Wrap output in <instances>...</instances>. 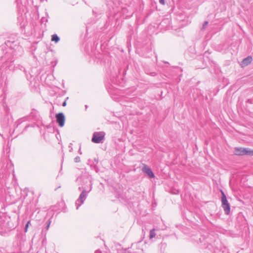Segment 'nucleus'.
I'll return each instance as SVG.
<instances>
[{"label": "nucleus", "mask_w": 253, "mask_h": 253, "mask_svg": "<svg viewBox=\"0 0 253 253\" xmlns=\"http://www.w3.org/2000/svg\"><path fill=\"white\" fill-rule=\"evenodd\" d=\"M10 217L6 213L0 212V227L5 231H8L14 228Z\"/></svg>", "instance_id": "f257e3e1"}, {"label": "nucleus", "mask_w": 253, "mask_h": 253, "mask_svg": "<svg viewBox=\"0 0 253 253\" xmlns=\"http://www.w3.org/2000/svg\"><path fill=\"white\" fill-rule=\"evenodd\" d=\"M83 189L82 192L80 194L79 198L76 200V209L78 210L79 209V207L84 204V201L87 198V196L88 195V193L91 190V187H90V189L88 191H86V187H84L83 186L82 187L80 186L79 187V190H81Z\"/></svg>", "instance_id": "f03ea898"}, {"label": "nucleus", "mask_w": 253, "mask_h": 253, "mask_svg": "<svg viewBox=\"0 0 253 253\" xmlns=\"http://www.w3.org/2000/svg\"><path fill=\"white\" fill-rule=\"evenodd\" d=\"M222 207L224 209L225 214H228L230 211V206L224 192L221 190Z\"/></svg>", "instance_id": "7ed1b4c3"}, {"label": "nucleus", "mask_w": 253, "mask_h": 253, "mask_svg": "<svg viewBox=\"0 0 253 253\" xmlns=\"http://www.w3.org/2000/svg\"><path fill=\"white\" fill-rule=\"evenodd\" d=\"M105 135V133L103 131L95 132L93 134L91 141L95 143H102L104 139Z\"/></svg>", "instance_id": "20e7f679"}, {"label": "nucleus", "mask_w": 253, "mask_h": 253, "mask_svg": "<svg viewBox=\"0 0 253 253\" xmlns=\"http://www.w3.org/2000/svg\"><path fill=\"white\" fill-rule=\"evenodd\" d=\"M253 156V150L249 148L238 147V155Z\"/></svg>", "instance_id": "39448f33"}, {"label": "nucleus", "mask_w": 253, "mask_h": 253, "mask_svg": "<svg viewBox=\"0 0 253 253\" xmlns=\"http://www.w3.org/2000/svg\"><path fill=\"white\" fill-rule=\"evenodd\" d=\"M9 193L10 192L8 189L0 190V201L2 202L4 201L7 202L8 197L10 196Z\"/></svg>", "instance_id": "423d86ee"}, {"label": "nucleus", "mask_w": 253, "mask_h": 253, "mask_svg": "<svg viewBox=\"0 0 253 253\" xmlns=\"http://www.w3.org/2000/svg\"><path fill=\"white\" fill-rule=\"evenodd\" d=\"M56 122L60 127L64 126L65 124V116L63 113H59L56 115Z\"/></svg>", "instance_id": "0eeeda50"}, {"label": "nucleus", "mask_w": 253, "mask_h": 253, "mask_svg": "<svg viewBox=\"0 0 253 253\" xmlns=\"http://www.w3.org/2000/svg\"><path fill=\"white\" fill-rule=\"evenodd\" d=\"M142 171L146 174L149 177L153 178L154 174L152 171L151 169L147 165H144L142 169Z\"/></svg>", "instance_id": "6e6552de"}, {"label": "nucleus", "mask_w": 253, "mask_h": 253, "mask_svg": "<svg viewBox=\"0 0 253 253\" xmlns=\"http://www.w3.org/2000/svg\"><path fill=\"white\" fill-rule=\"evenodd\" d=\"M252 61V57L251 56H248L245 59H244L241 62L240 65L242 68L247 66L250 64Z\"/></svg>", "instance_id": "1a4fd4ad"}, {"label": "nucleus", "mask_w": 253, "mask_h": 253, "mask_svg": "<svg viewBox=\"0 0 253 253\" xmlns=\"http://www.w3.org/2000/svg\"><path fill=\"white\" fill-rule=\"evenodd\" d=\"M16 2L17 3V5L19 8L22 9L23 11H24V7H26L27 5V1L26 0H16Z\"/></svg>", "instance_id": "9d476101"}, {"label": "nucleus", "mask_w": 253, "mask_h": 253, "mask_svg": "<svg viewBox=\"0 0 253 253\" xmlns=\"http://www.w3.org/2000/svg\"><path fill=\"white\" fill-rule=\"evenodd\" d=\"M77 181L79 183L83 182L84 183H87V179L84 176H81V177H78L77 179Z\"/></svg>", "instance_id": "9b49d317"}, {"label": "nucleus", "mask_w": 253, "mask_h": 253, "mask_svg": "<svg viewBox=\"0 0 253 253\" xmlns=\"http://www.w3.org/2000/svg\"><path fill=\"white\" fill-rule=\"evenodd\" d=\"M27 244H25L24 243H23L22 245L20 244L19 250L20 251L21 253H24L27 251V249H26L25 246H27Z\"/></svg>", "instance_id": "f8f14e48"}, {"label": "nucleus", "mask_w": 253, "mask_h": 253, "mask_svg": "<svg viewBox=\"0 0 253 253\" xmlns=\"http://www.w3.org/2000/svg\"><path fill=\"white\" fill-rule=\"evenodd\" d=\"M60 40L59 37L56 34H53L51 37V41L57 43Z\"/></svg>", "instance_id": "ddd939ff"}, {"label": "nucleus", "mask_w": 253, "mask_h": 253, "mask_svg": "<svg viewBox=\"0 0 253 253\" xmlns=\"http://www.w3.org/2000/svg\"><path fill=\"white\" fill-rule=\"evenodd\" d=\"M155 229H153L150 230V239H152L155 237L156 233L155 232Z\"/></svg>", "instance_id": "4468645a"}, {"label": "nucleus", "mask_w": 253, "mask_h": 253, "mask_svg": "<svg viewBox=\"0 0 253 253\" xmlns=\"http://www.w3.org/2000/svg\"><path fill=\"white\" fill-rule=\"evenodd\" d=\"M30 224H31V221L29 220L27 222V224L25 225V229H24L25 232H27L29 225Z\"/></svg>", "instance_id": "2eb2a0df"}, {"label": "nucleus", "mask_w": 253, "mask_h": 253, "mask_svg": "<svg viewBox=\"0 0 253 253\" xmlns=\"http://www.w3.org/2000/svg\"><path fill=\"white\" fill-rule=\"evenodd\" d=\"M81 161L80 157L79 156H77L74 159V162L75 163H79Z\"/></svg>", "instance_id": "dca6fc26"}, {"label": "nucleus", "mask_w": 253, "mask_h": 253, "mask_svg": "<svg viewBox=\"0 0 253 253\" xmlns=\"http://www.w3.org/2000/svg\"><path fill=\"white\" fill-rule=\"evenodd\" d=\"M208 24V22H207V21H205V22L204 23L203 25V27H202V28H203V29H205V28H206V27L207 26Z\"/></svg>", "instance_id": "f3484780"}, {"label": "nucleus", "mask_w": 253, "mask_h": 253, "mask_svg": "<svg viewBox=\"0 0 253 253\" xmlns=\"http://www.w3.org/2000/svg\"><path fill=\"white\" fill-rule=\"evenodd\" d=\"M52 248H53V253L49 252V251H48V250H46V249L45 250V253H58L54 251V247H52Z\"/></svg>", "instance_id": "a211bd4d"}, {"label": "nucleus", "mask_w": 253, "mask_h": 253, "mask_svg": "<svg viewBox=\"0 0 253 253\" xmlns=\"http://www.w3.org/2000/svg\"><path fill=\"white\" fill-rule=\"evenodd\" d=\"M159 2L161 4L164 5L165 4V0H159Z\"/></svg>", "instance_id": "6ab92c4d"}, {"label": "nucleus", "mask_w": 253, "mask_h": 253, "mask_svg": "<svg viewBox=\"0 0 253 253\" xmlns=\"http://www.w3.org/2000/svg\"><path fill=\"white\" fill-rule=\"evenodd\" d=\"M50 223H51V222H50V221H49L48 222V223H47V226H46V229H47V230H48V228H49V226H50Z\"/></svg>", "instance_id": "aec40b11"}, {"label": "nucleus", "mask_w": 253, "mask_h": 253, "mask_svg": "<svg viewBox=\"0 0 253 253\" xmlns=\"http://www.w3.org/2000/svg\"><path fill=\"white\" fill-rule=\"evenodd\" d=\"M108 2V4H110L109 2H113L114 4H116V3H115V1H114V0H109Z\"/></svg>", "instance_id": "412c9836"}, {"label": "nucleus", "mask_w": 253, "mask_h": 253, "mask_svg": "<svg viewBox=\"0 0 253 253\" xmlns=\"http://www.w3.org/2000/svg\"><path fill=\"white\" fill-rule=\"evenodd\" d=\"M95 253H103L102 252H101L100 250H96L95 252Z\"/></svg>", "instance_id": "4be33fe9"}, {"label": "nucleus", "mask_w": 253, "mask_h": 253, "mask_svg": "<svg viewBox=\"0 0 253 253\" xmlns=\"http://www.w3.org/2000/svg\"><path fill=\"white\" fill-rule=\"evenodd\" d=\"M66 105V101L65 100V101H64V102L62 104V106H65Z\"/></svg>", "instance_id": "5701e85b"}, {"label": "nucleus", "mask_w": 253, "mask_h": 253, "mask_svg": "<svg viewBox=\"0 0 253 253\" xmlns=\"http://www.w3.org/2000/svg\"><path fill=\"white\" fill-rule=\"evenodd\" d=\"M20 18H22V17H20V16L18 17V19H19Z\"/></svg>", "instance_id": "b1692460"}, {"label": "nucleus", "mask_w": 253, "mask_h": 253, "mask_svg": "<svg viewBox=\"0 0 253 253\" xmlns=\"http://www.w3.org/2000/svg\"><path fill=\"white\" fill-rule=\"evenodd\" d=\"M241 213H238V217L240 216V214H241Z\"/></svg>", "instance_id": "393cba45"}, {"label": "nucleus", "mask_w": 253, "mask_h": 253, "mask_svg": "<svg viewBox=\"0 0 253 253\" xmlns=\"http://www.w3.org/2000/svg\"><path fill=\"white\" fill-rule=\"evenodd\" d=\"M79 152H80V153L81 154H82V152H81V151H80V150H79Z\"/></svg>", "instance_id": "a878e982"}]
</instances>
